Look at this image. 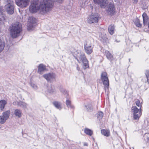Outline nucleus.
<instances>
[{"instance_id":"obj_7","label":"nucleus","mask_w":149,"mask_h":149,"mask_svg":"<svg viewBox=\"0 0 149 149\" xmlns=\"http://www.w3.org/2000/svg\"><path fill=\"white\" fill-rule=\"evenodd\" d=\"M101 79L102 81L103 84L106 86L108 87L109 85V83L107 74L106 72H103L101 73Z\"/></svg>"},{"instance_id":"obj_12","label":"nucleus","mask_w":149,"mask_h":149,"mask_svg":"<svg viewBox=\"0 0 149 149\" xmlns=\"http://www.w3.org/2000/svg\"><path fill=\"white\" fill-rule=\"evenodd\" d=\"M76 58L79 63L82 62L84 60L86 59L84 53L81 52L78 53Z\"/></svg>"},{"instance_id":"obj_3","label":"nucleus","mask_w":149,"mask_h":149,"mask_svg":"<svg viewBox=\"0 0 149 149\" xmlns=\"http://www.w3.org/2000/svg\"><path fill=\"white\" fill-rule=\"evenodd\" d=\"M136 105L139 107V109L135 106H133L132 110L133 113V117L135 120H138L141 115V104L140 101L137 100L135 102Z\"/></svg>"},{"instance_id":"obj_30","label":"nucleus","mask_w":149,"mask_h":149,"mask_svg":"<svg viewBox=\"0 0 149 149\" xmlns=\"http://www.w3.org/2000/svg\"><path fill=\"white\" fill-rule=\"evenodd\" d=\"M136 25L138 27H141L142 24L139 22V20L138 18H136L134 22Z\"/></svg>"},{"instance_id":"obj_19","label":"nucleus","mask_w":149,"mask_h":149,"mask_svg":"<svg viewBox=\"0 0 149 149\" xmlns=\"http://www.w3.org/2000/svg\"><path fill=\"white\" fill-rule=\"evenodd\" d=\"M17 104L18 106L24 109L27 108V104L24 102L22 101H19L17 102Z\"/></svg>"},{"instance_id":"obj_23","label":"nucleus","mask_w":149,"mask_h":149,"mask_svg":"<svg viewBox=\"0 0 149 149\" xmlns=\"http://www.w3.org/2000/svg\"><path fill=\"white\" fill-rule=\"evenodd\" d=\"M7 103V102L5 100H2L0 101V109L1 110L3 109Z\"/></svg>"},{"instance_id":"obj_11","label":"nucleus","mask_w":149,"mask_h":149,"mask_svg":"<svg viewBox=\"0 0 149 149\" xmlns=\"http://www.w3.org/2000/svg\"><path fill=\"white\" fill-rule=\"evenodd\" d=\"M29 0H16V3L19 7L23 8L27 6L29 3Z\"/></svg>"},{"instance_id":"obj_13","label":"nucleus","mask_w":149,"mask_h":149,"mask_svg":"<svg viewBox=\"0 0 149 149\" xmlns=\"http://www.w3.org/2000/svg\"><path fill=\"white\" fill-rule=\"evenodd\" d=\"M94 2L100 5L101 8H104L106 4L107 0H93Z\"/></svg>"},{"instance_id":"obj_4","label":"nucleus","mask_w":149,"mask_h":149,"mask_svg":"<svg viewBox=\"0 0 149 149\" xmlns=\"http://www.w3.org/2000/svg\"><path fill=\"white\" fill-rule=\"evenodd\" d=\"M5 8L7 13L12 14L14 12L13 2V0H6Z\"/></svg>"},{"instance_id":"obj_20","label":"nucleus","mask_w":149,"mask_h":149,"mask_svg":"<svg viewBox=\"0 0 149 149\" xmlns=\"http://www.w3.org/2000/svg\"><path fill=\"white\" fill-rule=\"evenodd\" d=\"M14 114L15 116L19 118H20L22 116V112L20 110L17 109H15L14 112Z\"/></svg>"},{"instance_id":"obj_31","label":"nucleus","mask_w":149,"mask_h":149,"mask_svg":"<svg viewBox=\"0 0 149 149\" xmlns=\"http://www.w3.org/2000/svg\"><path fill=\"white\" fill-rule=\"evenodd\" d=\"M82 62L83 63V67L84 69H85L88 67V61L87 59L84 60Z\"/></svg>"},{"instance_id":"obj_5","label":"nucleus","mask_w":149,"mask_h":149,"mask_svg":"<svg viewBox=\"0 0 149 149\" xmlns=\"http://www.w3.org/2000/svg\"><path fill=\"white\" fill-rule=\"evenodd\" d=\"M99 16L97 13L89 15L87 18V22L89 24L95 23L98 21Z\"/></svg>"},{"instance_id":"obj_32","label":"nucleus","mask_w":149,"mask_h":149,"mask_svg":"<svg viewBox=\"0 0 149 149\" xmlns=\"http://www.w3.org/2000/svg\"><path fill=\"white\" fill-rule=\"evenodd\" d=\"M6 120L2 115L0 116V123L3 124Z\"/></svg>"},{"instance_id":"obj_16","label":"nucleus","mask_w":149,"mask_h":149,"mask_svg":"<svg viewBox=\"0 0 149 149\" xmlns=\"http://www.w3.org/2000/svg\"><path fill=\"white\" fill-rule=\"evenodd\" d=\"M100 40L103 43L107 42L108 40V39L106 37V34H101L100 36Z\"/></svg>"},{"instance_id":"obj_28","label":"nucleus","mask_w":149,"mask_h":149,"mask_svg":"<svg viewBox=\"0 0 149 149\" xmlns=\"http://www.w3.org/2000/svg\"><path fill=\"white\" fill-rule=\"evenodd\" d=\"M85 107L87 111L90 112L92 111V106L90 103L87 104L85 105Z\"/></svg>"},{"instance_id":"obj_34","label":"nucleus","mask_w":149,"mask_h":149,"mask_svg":"<svg viewBox=\"0 0 149 149\" xmlns=\"http://www.w3.org/2000/svg\"><path fill=\"white\" fill-rule=\"evenodd\" d=\"M66 104L68 107H72V106L71 105V102L69 100H66Z\"/></svg>"},{"instance_id":"obj_39","label":"nucleus","mask_w":149,"mask_h":149,"mask_svg":"<svg viewBox=\"0 0 149 149\" xmlns=\"http://www.w3.org/2000/svg\"><path fill=\"white\" fill-rule=\"evenodd\" d=\"M84 146H87L88 144L87 143H84Z\"/></svg>"},{"instance_id":"obj_6","label":"nucleus","mask_w":149,"mask_h":149,"mask_svg":"<svg viewBox=\"0 0 149 149\" xmlns=\"http://www.w3.org/2000/svg\"><path fill=\"white\" fill-rule=\"evenodd\" d=\"M93 48L91 41L89 40L86 41L84 44V49L86 53L88 54H91L93 52Z\"/></svg>"},{"instance_id":"obj_1","label":"nucleus","mask_w":149,"mask_h":149,"mask_svg":"<svg viewBox=\"0 0 149 149\" xmlns=\"http://www.w3.org/2000/svg\"><path fill=\"white\" fill-rule=\"evenodd\" d=\"M53 6L51 0H37L31 3L29 10L32 13L38 12L43 15L51 10Z\"/></svg>"},{"instance_id":"obj_2","label":"nucleus","mask_w":149,"mask_h":149,"mask_svg":"<svg viewBox=\"0 0 149 149\" xmlns=\"http://www.w3.org/2000/svg\"><path fill=\"white\" fill-rule=\"evenodd\" d=\"M22 30V25L19 22H16L10 27V35L13 38H16L19 35Z\"/></svg>"},{"instance_id":"obj_14","label":"nucleus","mask_w":149,"mask_h":149,"mask_svg":"<svg viewBox=\"0 0 149 149\" xmlns=\"http://www.w3.org/2000/svg\"><path fill=\"white\" fill-rule=\"evenodd\" d=\"M46 69V67L42 64H40L38 66V72L40 74H42Z\"/></svg>"},{"instance_id":"obj_41","label":"nucleus","mask_w":149,"mask_h":149,"mask_svg":"<svg viewBox=\"0 0 149 149\" xmlns=\"http://www.w3.org/2000/svg\"><path fill=\"white\" fill-rule=\"evenodd\" d=\"M61 91V92H62V93H63V91Z\"/></svg>"},{"instance_id":"obj_10","label":"nucleus","mask_w":149,"mask_h":149,"mask_svg":"<svg viewBox=\"0 0 149 149\" xmlns=\"http://www.w3.org/2000/svg\"><path fill=\"white\" fill-rule=\"evenodd\" d=\"M115 8L113 4L109 3L106 9V11L107 13L111 15H114L115 13Z\"/></svg>"},{"instance_id":"obj_35","label":"nucleus","mask_w":149,"mask_h":149,"mask_svg":"<svg viewBox=\"0 0 149 149\" xmlns=\"http://www.w3.org/2000/svg\"><path fill=\"white\" fill-rule=\"evenodd\" d=\"M31 86V87L33 88V89H36L38 88L37 86L35 84H34L32 83H31L30 84Z\"/></svg>"},{"instance_id":"obj_15","label":"nucleus","mask_w":149,"mask_h":149,"mask_svg":"<svg viewBox=\"0 0 149 149\" xmlns=\"http://www.w3.org/2000/svg\"><path fill=\"white\" fill-rule=\"evenodd\" d=\"M3 12L2 7H0V20L3 21L5 20L6 18V17Z\"/></svg>"},{"instance_id":"obj_27","label":"nucleus","mask_w":149,"mask_h":149,"mask_svg":"<svg viewBox=\"0 0 149 149\" xmlns=\"http://www.w3.org/2000/svg\"><path fill=\"white\" fill-rule=\"evenodd\" d=\"M47 90L49 93H53L55 91L54 86H49L48 87Z\"/></svg>"},{"instance_id":"obj_40","label":"nucleus","mask_w":149,"mask_h":149,"mask_svg":"<svg viewBox=\"0 0 149 149\" xmlns=\"http://www.w3.org/2000/svg\"><path fill=\"white\" fill-rule=\"evenodd\" d=\"M148 140L149 141V137H148L147 138Z\"/></svg>"},{"instance_id":"obj_8","label":"nucleus","mask_w":149,"mask_h":149,"mask_svg":"<svg viewBox=\"0 0 149 149\" xmlns=\"http://www.w3.org/2000/svg\"><path fill=\"white\" fill-rule=\"evenodd\" d=\"M43 77L48 81L52 82L55 80L56 76L54 73H50L43 75Z\"/></svg>"},{"instance_id":"obj_9","label":"nucleus","mask_w":149,"mask_h":149,"mask_svg":"<svg viewBox=\"0 0 149 149\" xmlns=\"http://www.w3.org/2000/svg\"><path fill=\"white\" fill-rule=\"evenodd\" d=\"M36 23V20L35 18L30 17L28 19L27 24L28 29L29 30L31 29L32 28L35 26Z\"/></svg>"},{"instance_id":"obj_36","label":"nucleus","mask_w":149,"mask_h":149,"mask_svg":"<svg viewBox=\"0 0 149 149\" xmlns=\"http://www.w3.org/2000/svg\"><path fill=\"white\" fill-rule=\"evenodd\" d=\"M145 74L146 77H149V70H147L145 72Z\"/></svg>"},{"instance_id":"obj_24","label":"nucleus","mask_w":149,"mask_h":149,"mask_svg":"<svg viewBox=\"0 0 149 149\" xmlns=\"http://www.w3.org/2000/svg\"><path fill=\"white\" fill-rule=\"evenodd\" d=\"M105 54L107 58L111 61L113 59V56L108 51L105 52Z\"/></svg>"},{"instance_id":"obj_22","label":"nucleus","mask_w":149,"mask_h":149,"mask_svg":"<svg viewBox=\"0 0 149 149\" xmlns=\"http://www.w3.org/2000/svg\"><path fill=\"white\" fill-rule=\"evenodd\" d=\"M101 133L102 134L106 136H109L110 135V132L108 130H101Z\"/></svg>"},{"instance_id":"obj_25","label":"nucleus","mask_w":149,"mask_h":149,"mask_svg":"<svg viewBox=\"0 0 149 149\" xmlns=\"http://www.w3.org/2000/svg\"><path fill=\"white\" fill-rule=\"evenodd\" d=\"M84 132L86 134L90 136H91L93 133V131L88 128L85 129L84 130Z\"/></svg>"},{"instance_id":"obj_17","label":"nucleus","mask_w":149,"mask_h":149,"mask_svg":"<svg viewBox=\"0 0 149 149\" xmlns=\"http://www.w3.org/2000/svg\"><path fill=\"white\" fill-rule=\"evenodd\" d=\"M142 17L143 19V24L144 26L147 25V22L148 20V17L145 13H144L142 15Z\"/></svg>"},{"instance_id":"obj_18","label":"nucleus","mask_w":149,"mask_h":149,"mask_svg":"<svg viewBox=\"0 0 149 149\" xmlns=\"http://www.w3.org/2000/svg\"><path fill=\"white\" fill-rule=\"evenodd\" d=\"M53 104L54 106L58 109L61 110L62 108V104L59 102L55 101L53 102Z\"/></svg>"},{"instance_id":"obj_37","label":"nucleus","mask_w":149,"mask_h":149,"mask_svg":"<svg viewBox=\"0 0 149 149\" xmlns=\"http://www.w3.org/2000/svg\"><path fill=\"white\" fill-rule=\"evenodd\" d=\"M138 2V0H133V3L134 4H136Z\"/></svg>"},{"instance_id":"obj_38","label":"nucleus","mask_w":149,"mask_h":149,"mask_svg":"<svg viewBox=\"0 0 149 149\" xmlns=\"http://www.w3.org/2000/svg\"><path fill=\"white\" fill-rule=\"evenodd\" d=\"M147 79V81L148 83L149 84V77H146Z\"/></svg>"},{"instance_id":"obj_33","label":"nucleus","mask_w":149,"mask_h":149,"mask_svg":"<svg viewBox=\"0 0 149 149\" xmlns=\"http://www.w3.org/2000/svg\"><path fill=\"white\" fill-rule=\"evenodd\" d=\"M103 114L102 112L100 111L98 112L97 113V118L100 119H101L103 117Z\"/></svg>"},{"instance_id":"obj_26","label":"nucleus","mask_w":149,"mask_h":149,"mask_svg":"<svg viewBox=\"0 0 149 149\" xmlns=\"http://www.w3.org/2000/svg\"><path fill=\"white\" fill-rule=\"evenodd\" d=\"M10 113V111L9 110H8L3 113L2 116H3L7 120L9 116Z\"/></svg>"},{"instance_id":"obj_21","label":"nucleus","mask_w":149,"mask_h":149,"mask_svg":"<svg viewBox=\"0 0 149 149\" xmlns=\"http://www.w3.org/2000/svg\"><path fill=\"white\" fill-rule=\"evenodd\" d=\"M115 27L113 25L111 24L110 25L108 28V31L109 33L111 35H113L114 32Z\"/></svg>"},{"instance_id":"obj_29","label":"nucleus","mask_w":149,"mask_h":149,"mask_svg":"<svg viewBox=\"0 0 149 149\" xmlns=\"http://www.w3.org/2000/svg\"><path fill=\"white\" fill-rule=\"evenodd\" d=\"M5 45V43L4 42L0 39V52L3 50Z\"/></svg>"}]
</instances>
